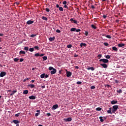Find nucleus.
Masks as SVG:
<instances>
[{
  "mask_svg": "<svg viewBox=\"0 0 126 126\" xmlns=\"http://www.w3.org/2000/svg\"><path fill=\"white\" fill-rule=\"evenodd\" d=\"M118 109H119V106L118 105H114L113 106L112 109V112L113 114H115L116 113V111L118 110Z\"/></svg>",
  "mask_w": 126,
  "mask_h": 126,
  "instance_id": "obj_1",
  "label": "nucleus"
},
{
  "mask_svg": "<svg viewBox=\"0 0 126 126\" xmlns=\"http://www.w3.org/2000/svg\"><path fill=\"white\" fill-rule=\"evenodd\" d=\"M99 62H102L104 63H109V60L105 59H101L99 60Z\"/></svg>",
  "mask_w": 126,
  "mask_h": 126,
  "instance_id": "obj_2",
  "label": "nucleus"
},
{
  "mask_svg": "<svg viewBox=\"0 0 126 126\" xmlns=\"http://www.w3.org/2000/svg\"><path fill=\"white\" fill-rule=\"evenodd\" d=\"M66 76L67 77H70V76L72 74V73H71V72L70 71H68L67 70H66Z\"/></svg>",
  "mask_w": 126,
  "mask_h": 126,
  "instance_id": "obj_3",
  "label": "nucleus"
},
{
  "mask_svg": "<svg viewBox=\"0 0 126 126\" xmlns=\"http://www.w3.org/2000/svg\"><path fill=\"white\" fill-rule=\"evenodd\" d=\"M70 21H71V23H74L75 24H77V21L73 20V18H71L70 19Z\"/></svg>",
  "mask_w": 126,
  "mask_h": 126,
  "instance_id": "obj_4",
  "label": "nucleus"
},
{
  "mask_svg": "<svg viewBox=\"0 0 126 126\" xmlns=\"http://www.w3.org/2000/svg\"><path fill=\"white\" fill-rule=\"evenodd\" d=\"M64 121L65 122H71V121H72V119L70 117H69L68 118L64 119Z\"/></svg>",
  "mask_w": 126,
  "mask_h": 126,
  "instance_id": "obj_5",
  "label": "nucleus"
},
{
  "mask_svg": "<svg viewBox=\"0 0 126 126\" xmlns=\"http://www.w3.org/2000/svg\"><path fill=\"white\" fill-rule=\"evenodd\" d=\"M59 108V105L58 104H55L52 107V110H56V109H58Z\"/></svg>",
  "mask_w": 126,
  "mask_h": 126,
  "instance_id": "obj_6",
  "label": "nucleus"
},
{
  "mask_svg": "<svg viewBox=\"0 0 126 126\" xmlns=\"http://www.w3.org/2000/svg\"><path fill=\"white\" fill-rule=\"evenodd\" d=\"M33 23H34V21L32 20H29L27 22V24H28V25H30V24H33Z\"/></svg>",
  "mask_w": 126,
  "mask_h": 126,
  "instance_id": "obj_7",
  "label": "nucleus"
},
{
  "mask_svg": "<svg viewBox=\"0 0 126 126\" xmlns=\"http://www.w3.org/2000/svg\"><path fill=\"white\" fill-rule=\"evenodd\" d=\"M29 98V99H30V100H35V99H36V96L34 95H31V96H30Z\"/></svg>",
  "mask_w": 126,
  "mask_h": 126,
  "instance_id": "obj_8",
  "label": "nucleus"
},
{
  "mask_svg": "<svg viewBox=\"0 0 126 126\" xmlns=\"http://www.w3.org/2000/svg\"><path fill=\"white\" fill-rule=\"evenodd\" d=\"M13 123L14 124H15V125H17V124H20V121H19L18 120H14L13 121Z\"/></svg>",
  "mask_w": 126,
  "mask_h": 126,
  "instance_id": "obj_9",
  "label": "nucleus"
},
{
  "mask_svg": "<svg viewBox=\"0 0 126 126\" xmlns=\"http://www.w3.org/2000/svg\"><path fill=\"white\" fill-rule=\"evenodd\" d=\"M57 72V69L55 68L53 69V70L51 71L50 73L51 74H55Z\"/></svg>",
  "mask_w": 126,
  "mask_h": 126,
  "instance_id": "obj_10",
  "label": "nucleus"
},
{
  "mask_svg": "<svg viewBox=\"0 0 126 126\" xmlns=\"http://www.w3.org/2000/svg\"><path fill=\"white\" fill-rule=\"evenodd\" d=\"M101 66H103L104 68H107L108 67V65L106 63L100 64Z\"/></svg>",
  "mask_w": 126,
  "mask_h": 126,
  "instance_id": "obj_11",
  "label": "nucleus"
},
{
  "mask_svg": "<svg viewBox=\"0 0 126 126\" xmlns=\"http://www.w3.org/2000/svg\"><path fill=\"white\" fill-rule=\"evenodd\" d=\"M107 113L108 114H113V112L112 111V108H109V110H107Z\"/></svg>",
  "mask_w": 126,
  "mask_h": 126,
  "instance_id": "obj_12",
  "label": "nucleus"
},
{
  "mask_svg": "<svg viewBox=\"0 0 126 126\" xmlns=\"http://www.w3.org/2000/svg\"><path fill=\"white\" fill-rule=\"evenodd\" d=\"M2 77H3L4 76H5L6 75V72H4V71H1L0 72Z\"/></svg>",
  "mask_w": 126,
  "mask_h": 126,
  "instance_id": "obj_13",
  "label": "nucleus"
},
{
  "mask_svg": "<svg viewBox=\"0 0 126 126\" xmlns=\"http://www.w3.org/2000/svg\"><path fill=\"white\" fill-rule=\"evenodd\" d=\"M25 54H26V53L25 52V51H20L19 52V55H25Z\"/></svg>",
  "mask_w": 126,
  "mask_h": 126,
  "instance_id": "obj_14",
  "label": "nucleus"
},
{
  "mask_svg": "<svg viewBox=\"0 0 126 126\" xmlns=\"http://www.w3.org/2000/svg\"><path fill=\"white\" fill-rule=\"evenodd\" d=\"M118 47H119V48H122V47H125V44L124 43H119L118 45Z\"/></svg>",
  "mask_w": 126,
  "mask_h": 126,
  "instance_id": "obj_15",
  "label": "nucleus"
},
{
  "mask_svg": "<svg viewBox=\"0 0 126 126\" xmlns=\"http://www.w3.org/2000/svg\"><path fill=\"white\" fill-rule=\"evenodd\" d=\"M87 69H88V70H94L95 68L93 67H90L87 68Z\"/></svg>",
  "mask_w": 126,
  "mask_h": 126,
  "instance_id": "obj_16",
  "label": "nucleus"
},
{
  "mask_svg": "<svg viewBox=\"0 0 126 126\" xmlns=\"http://www.w3.org/2000/svg\"><path fill=\"white\" fill-rule=\"evenodd\" d=\"M55 39H56V37L55 36H53V37H50L49 38V41H50L51 42H52V41H54L55 40Z\"/></svg>",
  "mask_w": 126,
  "mask_h": 126,
  "instance_id": "obj_17",
  "label": "nucleus"
},
{
  "mask_svg": "<svg viewBox=\"0 0 126 126\" xmlns=\"http://www.w3.org/2000/svg\"><path fill=\"white\" fill-rule=\"evenodd\" d=\"M111 103L112 105H115V104H117V103H118V101H117V100H112V101H111Z\"/></svg>",
  "mask_w": 126,
  "mask_h": 126,
  "instance_id": "obj_18",
  "label": "nucleus"
},
{
  "mask_svg": "<svg viewBox=\"0 0 126 126\" xmlns=\"http://www.w3.org/2000/svg\"><path fill=\"white\" fill-rule=\"evenodd\" d=\"M29 92V91L28 90H25L23 91V94L24 95H26V94H28Z\"/></svg>",
  "mask_w": 126,
  "mask_h": 126,
  "instance_id": "obj_19",
  "label": "nucleus"
},
{
  "mask_svg": "<svg viewBox=\"0 0 126 126\" xmlns=\"http://www.w3.org/2000/svg\"><path fill=\"white\" fill-rule=\"evenodd\" d=\"M83 46H84V47H86L87 45L86 43H81V44H80L81 48H82V47H83Z\"/></svg>",
  "mask_w": 126,
  "mask_h": 126,
  "instance_id": "obj_20",
  "label": "nucleus"
},
{
  "mask_svg": "<svg viewBox=\"0 0 126 126\" xmlns=\"http://www.w3.org/2000/svg\"><path fill=\"white\" fill-rule=\"evenodd\" d=\"M28 86L31 88H34V87H35V85L34 84H30V85H28Z\"/></svg>",
  "mask_w": 126,
  "mask_h": 126,
  "instance_id": "obj_21",
  "label": "nucleus"
},
{
  "mask_svg": "<svg viewBox=\"0 0 126 126\" xmlns=\"http://www.w3.org/2000/svg\"><path fill=\"white\" fill-rule=\"evenodd\" d=\"M16 92H17V91L16 90L12 91V93L10 94V95L12 96V95L14 94V93H16Z\"/></svg>",
  "mask_w": 126,
  "mask_h": 126,
  "instance_id": "obj_22",
  "label": "nucleus"
},
{
  "mask_svg": "<svg viewBox=\"0 0 126 126\" xmlns=\"http://www.w3.org/2000/svg\"><path fill=\"white\" fill-rule=\"evenodd\" d=\"M76 28H72L70 29L71 32H74L76 31Z\"/></svg>",
  "mask_w": 126,
  "mask_h": 126,
  "instance_id": "obj_23",
  "label": "nucleus"
},
{
  "mask_svg": "<svg viewBox=\"0 0 126 126\" xmlns=\"http://www.w3.org/2000/svg\"><path fill=\"white\" fill-rule=\"evenodd\" d=\"M41 18L42 19H43V20H45V21H47V20H48V18L45 16H42Z\"/></svg>",
  "mask_w": 126,
  "mask_h": 126,
  "instance_id": "obj_24",
  "label": "nucleus"
},
{
  "mask_svg": "<svg viewBox=\"0 0 126 126\" xmlns=\"http://www.w3.org/2000/svg\"><path fill=\"white\" fill-rule=\"evenodd\" d=\"M112 50H113V51H115V52H117L118 51V48H117V47L115 46H114L112 47Z\"/></svg>",
  "mask_w": 126,
  "mask_h": 126,
  "instance_id": "obj_25",
  "label": "nucleus"
},
{
  "mask_svg": "<svg viewBox=\"0 0 126 126\" xmlns=\"http://www.w3.org/2000/svg\"><path fill=\"white\" fill-rule=\"evenodd\" d=\"M99 120H100V122H101L102 123H103V122H104V119H103V117H102V116L99 117Z\"/></svg>",
  "mask_w": 126,
  "mask_h": 126,
  "instance_id": "obj_26",
  "label": "nucleus"
},
{
  "mask_svg": "<svg viewBox=\"0 0 126 126\" xmlns=\"http://www.w3.org/2000/svg\"><path fill=\"white\" fill-rule=\"evenodd\" d=\"M85 32H83V34H85L86 36H88V32L84 31Z\"/></svg>",
  "mask_w": 126,
  "mask_h": 126,
  "instance_id": "obj_27",
  "label": "nucleus"
},
{
  "mask_svg": "<svg viewBox=\"0 0 126 126\" xmlns=\"http://www.w3.org/2000/svg\"><path fill=\"white\" fill-rule=\"evenodd\" d=\"M29 51L30 52H34V48H30L29 49Z\"/></svg>",
  "mask_w": 126,
  "mask_h": 126,
  "instance_id": "obj_28",
  "label": "nucleus"
},
{
  "mask_svg": "<svg viewBox=\"0 0 126 126\" xmlns=\"http://www.w3.org/2000/svg\"><path fill=\"white\" fill-rule=\"evenodd\" d=\"M59 9L60 11H63V7H59Z\"/></svg>",
  "mask_w": 126,
  "mask_h": 126,
  "instance_id": "obj_29",
  "label": "nucleus"
},
{
  "mask_svg": "<svg viewBox=\"0 0 126 126\" xmlns=\"http://www.w3.org/2000/svg\"><path fill=\"white\" fill-rule=\"evenodd\" d=\"M33 49H35V50H37V51H39V46H35L33 47Z\"/></svg>",
  "mask_w": 126,
  "mask_h": 126,
  "instance_id": "obj_30",
  "label": "nucleus"
},
{
  "mask_svg": "<svg viewBox=\"0 0 126 126\" xmlns=\"http://www.w3.org/2000/svg\"><path fill=\"white\" fill-rule=\"evenodd\" d=\"M43 58V61H47L48 57H47V56H44L43 57H42Z\"/></svg>",
  "mask_w": 126,
  "mask_h": 126,
  "instance_id": "obj_31",
  "label": "nucleus"
},
{
  "mask_svg": "<svg viewBox=\"0 0 126 126\" xmlns=\"http://www.w3.org/2000/svg\"><path fill=\"white\" fill-rule=\"evenodd\" d=\"M117 93H119L121 94V93H123V91H122L121 89L117 91Z\"/></svg>",
  "mask_w": 126,
  "mask_h": 126,
  "instance_id": "obj_32",
  "label": "nucleus"
},
{
  "mask_svg": "<svg viewBox=\"0 0 126 126\" xmlns=\"http://www.w3.org/2000/svg\"><path fill=\"white\" fill-rule=\"evenodd\" d=\"M45 73H43L42 74H41L40 75L41 78H45Z\"/></svg>",
  "mask_w": 126,
  "mask_h": 126,
  "instance_id": "obj_33",
  "label": "nucleus"
},
{
  "mask_svg": "<svg viewBox=\"0 0 126 126\" xmlns=\"http://www.w3.org/2000/svg\"><path fill=\"white\" fill-rule=\"evenodd\" d=\"M19 61V59L18 58H14V62H15V63H17Z\"/></svg>",
  "mask_w": 126,
  "mask_h": 126,
  "instance_id": "obj_34",
  "label": "nucleus"
},
{
  "mask_svg": "<svg viewBox=\"0 0 126 126\" xmlns=\"http://www.w3.org/2000/svg\"><path fill=\"white\" fill-rule=\"evenodd\" d=\"M91 27L93 28V29H97V27H96V26H95L94 25H92Z\"/></svg>",
  "mask_w": 126,
  "mask_h": 126,
  "instance_id": "obj_35",
  "label": "nucleus"
},
{
  "mask_svg": "<svg viewBox=\"0 0 126 126\" xmlns=\"http://www.w3.org/2000/svg\"><path fill=\"white\" fill-rule=\"evenodd\" d=\"M105 58L106 59H111V56L110 55H105Z\"/></svg>",
  "mask_w": 126,
  "mask_h": 126,
  "instance_id": "obj_36",
  "label": "nucleus"
},
{
  "mask_svg": "<svg viewBox=\"0 0 126 126\" xmlns=\"http://www.w3.org/2000/svg\"><path fill=\"white\" fill-rule=\"evenodd\" d=\"M102 108L101 107H97L96 108V111H101Z\"/></svg>",
  "mask_w": 126,
  "mask_h": 126,
  "instance_id": "obj_37",
  "label": "nucleus"
},
{
  "mask_svg": "<svg viewBox=\"0 0 126 126\" xmlns=\"http://www.w3.org/2000/svg\"><path fill=\"white\" fill-rule=\"evenodd\" d=\"M72 47V45L71 44H69L68 45H67V48H68V49H70V48Z\"/></svg>",
  "mask_w": 126,
  "mask_h": 126,
  "instance_id": "obj_38",
  "label": "nucleus"
},
{
  "mask_svg": "<svg viewBox=\"0 0 126 126\" xmlns=\"http://www.w3.org/2000/svg\"><path fill=\"white\" fill-rule=\"evenodd\" d=\"M25 51H29V47H24Z\"/></svg>",
  "mask_w": 126,
  "mask_h": 126,
  "instance_id": "obj_39",
  "label": "nucleus"
},
{
  "mask_svg": "<svg viewBox=\"0 0 126 126\" xmlns=\"http://www.w3.org/2000/svg\"><path fill=\"white\" fill-rule=\"evenodd\" d=\"M36 36H37V34H31L30 37H31V38H33V37H36Z\"/></svg>",
  "mask_w": 126,
  "mask_h": 126,
  "instance_id": "obj_40",
  "label": "nucleus"
},
{
  "mask_svg": "<svg viewBox=\"0 0 126 126\" xmlns=\"http://www.w3.org/2000/svg\"><path fill=\"white\" fill-rule=\"evenodd\" d=\"M35 57H40V54L39 53H36L34 54Z\"/></svg>",
  "mask_w": 126,
  "mask_h": 126,
  "instance_id": "obj_41",
  "label": "nucleus"
},
{
  "mask_svg": "<svg viewBox=\"0 0 126 126\" xmlns=\"http://www.w3.org/2000/svg\"><path fill=\"white\" fill-rule=\"evenodd\" d=\"M76 84H78V85L82 84V82L78 81V82H76Z\"/></svg>",
  "mask_w": 126,
  "mask_h": 126,
  "instance_id": "obj_42",
  "label": "nucleus"
},
{
  "mask_svg": "<svg viewBox=\"0 0 126 126\" xmlns=\"http://www.w3.org/2000/svg\"><path fill=\"white\" fill-rule=\"evenodd\" d=\"M55 69V68H54V67H52V66H50V67H49V70H53V69Z\"/></svg>",
  "mask_w": 126,
  "mask_h": 126,
  "instance_id": "obj_43",
  "label": "nucleus"
},
{
  "mask_svg": "<svg viewBox=\"0 0 126 126\" xmlns=\"http://www.w3.org/2000/svg\"><path fill=\"white\" fill-rule=\"evenodd\" d=\"M106 38H108V39H111V38H112V36H111V35H107L106 36Z\"/></svg>",
  "mask_w": 126,
  "mask_h": 126,
  "instance_id": "obj_44",
  "label": "nucleus"
},
{
  "mask_svg": "<svg viewBox=\"0 0 126 126\" xmlns=\"http://www.w3.org/2000/svg\"><path fill=\"white\" fill-rule=\"evenodd\" d=\"M45 10L47 12H50V9L48 8H45Z\"/></svg>",
  "mask_w": 126,
  "mask_h": 126,
  "instance_id": "obj_45",
  "label": "nucleus"
},
{
  "mask_svg": "<svg viewBox=\"0 0 126 126\" xmlns=\"http://www.w3.org/2000/svg\"><path fill=\"white\" fill-rule=\"evenodd\" d=\"M97 58H98V59H101V58H102V55L101 54H99L97 56Z\"/></svg>",
  "mask_w": 126,
  "mask_h": 126,
  "instance_id": "obj_46",
  "label": "nucleus"
},
{
  "mask_svg": "<svg viewBox=\"0 0 126 126\" xmlns=\"http://www.w3.org/2000/svg\"><path fill=\"white\" fill-rule=\"evenodd\" d=\"M103 45H104V46H109V43H108L107 42H104L103 43Z\"/></svg>",
  "mask_w": 126,
  "mask_h": 126,
  "instance_id": "obj_47",
  "label": "nucleus"
},
{
  "mask_svg": "<svg viewBox=\"0 0 126 126\" xmlns=\"http://www.w3.org/2000/svg\"><path fill=\"white\" fill-rule=\"evenodd\" d=\"M19 115H20V113H18L17 114H15V117H19Z\"/></svg>",
  "mask_w": 126,
  "mask_h": 126,
  "instance_id": "obj_48",
  "label": "nucleus"
},
{
  "mask_svg": "<svg viewBox=\"0 0 126 126\" xmlns=\"http://www.w3.org/2000/svg\"><path fill=\"white\" fill-rule=\"evenodd\" d=\"M29 78H26L23 80V82H26V81H27V80H29Z\"/></svg>",
  "mask_w": 126,
  "mask_h": 126,
  "instance_id": "obj_49",
  "label": "nucleus"
},
{
  "mask_svg": "<svg viewBox=\"0 0 126 126\" xmlns=\"http://www.w3.org/2000/svg\"><path fill=\"white\" fill-rule=\"evenodd\" d=\"M40 115V113H36L35 114V117H38V115Z\"/></svg>",
  "mask_w": 126,
  "mask_h": 126,
  "instance_id": "obj_50",
  "label": "nucleus"
},
{
  "mask_svg": "<svg viewBox=\"0 0 126 126\" xmlns=\"http://www.w3.org/2000/svg\"><path fill=\"white\" fill-rule=\"evenodd\" d=\"M105 87H107V88H110V87H111V85H105Z\"/></svg>",
  "mask_w": 126,
  "mask_h": 126,
  "instance_id": "obj_51",
  "label": "nucleus"
},
{
  "mask_svg": "<svg viewBox=\"0 0 126 126\" xmlns=\"http://www.w3.org/2000/svg\"><path fill=\"white\" fill-rule=\"evenodd\" d=\"M23 61H24V59H23V58H21V59H20V62L21 63H22V62H23Z\"/></svg>",
  "mask_w": 126,
  "mask_h": 126,
  "instance_id": "obj_52",
  "label": "nucleus"
},
{
  "mask_svg": "<svg viewBox=\"0 0 126 126\" xmlns=\"http://www.w3.org/2000/svg\"><path fill=\"white\" fill-rule=\"evenodd\" d=\"M66 3H67V2H66V1H65V0H64V1H63V4L65 5V4H66Z\"/></svg>",
  "mask_w": 126,
  "mask_h": 126,
  "instance_id": "obj_53",
  "label": "nucleus"
},
{
  "mask_svg": "<svg viewBox=\"0 0 126 126\" xmlns=\"http://www.w3.org/2000/svg\"><path fill=\"white\" fill-rule=\"evenodd\" d=\"M44 77H45V78H48V77H49V75L45 74Z\"/></svg>",
  "mask_w": 126,
  "mask_h": 126,
  "instance_id": "obj_54",
  "label": "nucleus"
},
{
  "mask_svg": "<svg viewBox=\"0 0 126 126\" xmlns=\"http://www.w3.org/2000/svg\"><path fill=\"white\" fill-rule=\"evenodd\" d=\"M91 89H95V86H92L91 87Z\"/></svg>",
  "mask_w": 126,
  "mask_h": 126,
  "instance_id": "obj_55",
  "label": "nucleus"
},
{
  "mask_svg": "<svg viewBox=\"0 0 126 126\" xmlns=\"http://www.w3.org/2000/svg\"><path fill=\"white\" fill-rule=\"evenodd\" d=\"M80 31H81V30H80V29H78V30L76 29V32H80Z\"/></svg>",
  "mask_w": 126,
  "mask_h": 126,
  "instance_id": "obj_56",
  "label": "nucleus"
},
{
  "mask_svg": "<svg viewBox=\"0 0 126 126\" xmlns=\"http://www.w3.org/2000/svg\"><path fill=\"white\" fill-rule=\"evenodd\" d=\"M103 17L104 19H106V18H107V15H104L103 16Z\"/></svg>",
  "mask_w": 126,
  "mask_h": 126,
  "instance_id": "obj_57",
  "label": "nucleus"
},
{
  "mask_svg": "<svg viewBox=\"0 0 126 126\" xmlns=\"http://www.w3.org/2000/svg\"><path fill=\"white\" fill-rule=\"evenodd\" d=\"M56 32H57V33H61V31H60V30H56Z\"/></svg>",
  "mask_w": 126,
  "mask_h": 126,
  "instance_id": "obj_58",
  "label": "nucleus"
},
{
  "mask_svg": "<svg viewBox=\"0 0 126 126\" xmlns=\"http://www.w3.org/2000/svg\"><path fill=\"white\" fill-rule=\"evenodd\" d=\"M91 8H92V9H95V7L93 5L91 6Z\"/></svg>",
  "mask_w": 126,
  "mask_h": 126,
  "instance_id": "obj_59",
  "label": "nucleus"
},
{
  "mask_svg": "<svg viewBox=\"0 0 126 126\" xmlns=\"http://www.w3.org/2000/svg\"><path fill=\"white\" fill-rule=\"evenodd\" d=\"M64 8H67V9L68 8V7L66 5H64Z\"/></svg>",
  "mask_w": 126,
  "mask_h": 126,
  "instance_id": "obj_60",
  "label": "nucleus"
},
{
  "mask_svg": "<svg viewBox=\"0 0 126 126\" xmlns=\"http://www.w3.org/2000/svg\"><path fill=\"white\" fill-rule=\"evenodd\" d=\"M43 56H45V54H39V57H43Z\"/></svg>",
  "mask_w": 126,
  "mask_h": 126,
  "instance_id": "obj_61",
  "label": "nucleus"
},
{
  "mask_svg": "<svg viewBox=\"0 0 126 126\" xmlns=\"http://www.w3.org/2000/svg\"><path fill=\"white\" fill-rule=\"evenodd\" d=\"M115 83H119V81L118 80H115Z\"/></svg>",
  "mask_w": 126,
  "mask_h": 126,
  "instance_id": "obj_62",
  "label": "nucleus"
},
{
  "mask_svg": "<svg viewBox=\"0 0 126 126\" xmlns=\"http://www.w3.org/2000/svg\"><path fill=\"white\" fill-rule=\"evenodd\" d=\"M56 7H57V8H59L60 7V5H59V4H57L56 5Z\"/></svg>",
  "mask_w": 126,
  "mask_h": 126,
  "instance_id": "obj_63",
  "label": "nucleus"
},
{
  "mask_svg": "<svg viewBox=\"0 0 126 126\" xmlns=\"http://www.w3.org/2000/svg\"><path fill=\"white\" fill-rule=\"evenodd\" d=\"M47 116H51V113H48L47 114Z\"/></svg>",
  "mask_w": 126,
  "mask_h": 126,
  "instance_id": "obj_64",
  "label": "nucleus"
}]
</instances>
